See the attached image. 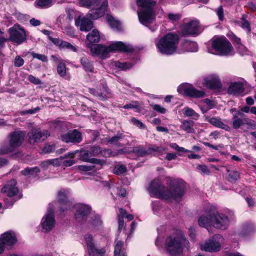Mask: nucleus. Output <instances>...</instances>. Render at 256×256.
<instances>
[{
    "label": "nucleus",
    "instance_id": "1",
    "mask_svg": "<svg viewBox=\"0 0 256 256\" xmlns=\"http://www.w3.org/2000/svg\"><path fill=\"white\" fill-rule=\"evenodd\" d=\"M171 184L172 188H168L162 185L159 179L156 178L150 182L148 190L151 196L158 198L166 200H178L185 193V183L182 180L178 179L174 180Z\"/></svg>",
    "mask_w": 256,
    "mask_h": 256
},
{
    "label": "nucleus",
    "instance_id": "2",
    "mask_svg": "<svg viewBox=\"0 0 256 256\" xmlns=\"http://www.w3.org/2000/svg\"><path fill=\"white\" fill-rule=\"evenodd\" d=\"M165 248L168 253L176 256L182 254L184 248L188 250L190 242L180 230L168 236L165 241Z\"/></svg>",
    "mask_w": 256,
    "mask_h": 256
},
{
    "label": "nucleus",
    "instance_id": "3",
    "mask_svg": "<svg viewBox=\"0 0 256 256\" xmlns=\"http://www.w3.org/2000/svg\"><path fill=\"white\" fill-rule=\"evenodd\" d=\"M136 4L142 8L138 11V14L141 24L148 26L154 20V7L156 2L153 0H136Z\"/></svg>",
    "mask_w": 256,
    "mask_h": 256
},
{
    "label": "nucleus",
    "instance_id": "4",
    "mask_svg": "<svg viewBox=\"0 0 256 256\" xmlns=\"http://www.w3.org/2000/svg\"><path fill=\"white\" fill-rule=\"evenodd\" d=\"M179 42V36L173 33H168L161 38L156 46L162 54L170 55L176 52Z\"/></svg>",
    "mask_w": 256,
    "mask_h": 256
},
{
    "label": "nucleus",
    "instance_id": "5",
    "mask_svg": "<svg viewBox=\"0 0 256 256\" xmlns=\"http://www.w3.org/2000/svg\"><path fill=\"white\" fill-rule=\"evenodd\" d=\"M212 48L220 55L230 56L234 54L232 44L225 38L214 40L212 42Z\"/></svg>",
    "mask_w": 256,
    "mask_h": 256
},
{
    "label": "nucleus",
    "instance_id": "6",
    "mask_svg": "<svg viewBox=\"0 0 256 256\" xmlns=\"http://www.w3.org/2000/svg\"><path fill=\"white\" fill-rule=\"evenodd\" d=\"M222 238L220 235L216 234L212 238L201 242L200 249L202 251L216 252L220 250L222 247Z\"/></svg>",
    "mask_w": 256,
    "mask_h": 256
},
{
    "label": "nucleus",
    "instance_id": "7",
    "mask_svg": "<svg viewBox=\"0 0 256 256\" xmlns=\"http://www.w3.org/2000/svg\"><path fill=\"white\" fill-rule=\"evenodd\" d=\"M26 132L24 131H14L10 134L9 146L4 149L5 154H8L14 151L22 144Z\"/></svg>",
    "mask_w": 256,
    "mask_h": 256
},
{
    "label": "nucleus",
    "instance_id": "8",
    "mask_svg": "<svg viewBox=\"0 0 256 256\" xmlns=\"http://www.w3.org/2000/svg\"><path fill=\"white\" fill-rule=\"evenodd\" d=\"M18 242L16 233L12 230H8L0 235V254L6 248L10 249Z\"/></svg>",
    "mask_w": 256,
    "mask_h": 256
},
{
    "label": "nucleus",
    "instance_id": "9",
    "mask_svg": "<svg viewBox=\"0 0 256 256\" xmlns=\"http://www.w3.org/2000/svg\"><path fill=\"white\" fill-rule=\"evenodd\" d=\"M60 140L66 144H77L82 140V132L77 129L68 130L60 136Z\"/></svg>",
    "mask_w": 256,
    "mask_h": 256
},
{
    "label": "nucleus",
    "instance_id": "10",
    "mask_svg": "<svg viewBox=\"0 0 256 256\" xmlns=\"http://www.w3.org/2000/svg\"><path fill=\"white\" fill-rule=\"evenodd\" d=\"M86 46L90 49L92 56H98L102 59L109 57L110 53L112 52V44H110L108 46L102 44H96L95 46L87 44Z\"/></svg>",
    "mask_w": 256,
    "mask_h": 256
},
{
    "label": "nucleus",
    "instance_id": "11",
    "mask_svg": "<svg viewBox=\"0 0 256 256\" xmlns=\"http://www.w3.org/2000/svg\"><path fill=\"white\" fill-rule=\"evenodd\" d=\"M92 207L84 204H78L75 206L74 218L80 223L86 222L91 213Z\"/></svg>",
    "mask_w": 256,
    "mask_h": 256
},
{
    "label": "nucleus",
    "instance_id": "12",
    "mask_svg": "<svg viewBox=\"0 0 256 256\" xmlns=\"http://www.w3.org/2000/svg\"><path fill=\"white\" fill-rule=\"evenodd\" d=\"M87 244L90 256H104L106 250L104 248L100 249L96 248L92 242V237L90 234H86L84 236Z\"/></svg>",
    "mask_w": 256,
    "mask_h": 256
},
{
    "label": "nucleus",
    "instance_id": "13",
    "mask_svg": "<svg viewBox=\"0 0 256 256\" xmlns=\"http://www.w3.org/2000/svg\"><path fill=\"white\" fill-rule=\"evenodd\" d=\"M213 226L216 228L224 230L230 223V220L225 214L215 210Z\"/></svg>",
    "mask_w": 256,
    "mask_h": 256
},
{
    "label": "nucleus",
    "instance_id": "14",
    "mask_svg": "<svg viewBox=\"0 0 256 256\" xmlns=\"http://www.w3.org/2000/svg\"><path fill=\"white\" fill-rule=\"evenodd\" d=\"M10 40L12 42L16 43L18 44L23 43L26 38L25 30L24 28H20L19 30L13 28L9 29Z\"/></svg>",
    "mask_w": 256,
    "mask_h": 256
},
{
    "label": "nucleus",
    "instance_id": "15",
    "mask_svg": "<svg viewBox=\"0 0 256 256\" xmlns=\"http://www.w3.org/2000/svg\"><path fill=\"white\" fill-rule=\"evenodd\" d=\"M56 224V220L54 214L52 211H49L42 218L41 226L43 230L46 232H48L52 230Z\"/></svg>",
    "mask_w": 256,
    "mask_h": 256
},
{
    "label": "nucleus",
    "instance_id": "16",
    "mask_svg": "<svg viewBox=\"0 0 256 256\" xmlns=\"http://www.w3.org/2000/svg\"><path fill=\"white\" fill-rule=\"evenodd\" d=\"M17 182L14 179L10 180L2 188V192L11 198L17 194L18 188L16 186Z\"/></svg>",
    "mask_w": 256,
    "mask_h": 256
},
{
    "label": "nucleus",
    "instance_id": "17",
    "mask_svg": "<svg viewBox=\"0 0 256 256\" xmlns=\"http://www.w3.org/2000/svg\"><path fill=\"white\" fill-rule=\"evenodd\" d=\"M215 210H211L202 214L198 220L200 226L206 228L208 230L209 227L213 226Z\"/></svg>",
    "mask_w": 256,
    "mask_h": 256
},
{
    "label": "nucleus",
    "instance_id": "18",
    "mask_svg": "<svg viewBox=\"0 0 256 256\" xmlns=\"http://www.w3.org/2000/svg\"><path fill=\"white\" fill-rule=\"evenodd\" d=\"M179 92H184V94L194 98H202L205 95L202 91L198 90L190 86H180L178 89Z\"/></svg>",
    "mask_w": 256,
    "mask_h": 256
},
{
    "label": "nucleus",
    "instance_id": "19",
    "mask_svg": "<svg viewBox=\"0 0 256 256\" xmlns=\"http://www.w3.org/2000/svg\"><path fill=\"white\" fill-rule=\"evenodd\" d=\"M28 141L30 144L44 141L46 138L44 133L42 132L40 128L32 129L28 132Z\"/></svg>",
    "mask_w": 256,
    "mask_h": 256
},
{
    "label": "nucleus",
    "instance_id": "20",
    "mask_svg": "<svg viewBox=\"0 0 256 256\" xmlns=\"http://www.w3.org/2000/svg\"><path fill=\"white\" fill-rule=\"evenodd\" d=\"M75 25L80 26V30L82 32H88L93 28V22L86 17L81 18L79 16L75 20Z\"/></svg>",
    "mask_w": 256,
    "mask_h": 256
},
{
    "label": "nucleus",
    "instance_id": "21",
    "mask_svg": "<svg viewBox=\"0 0 256 256\" xmlns=\"http://www.w3.org/2000/svg\"><path fill=\"white\" fill-rule=\"evenodd\" d=\"M108 6V1L106 0H104L100 7L90 10L88 12V15L90 18L96 20L105 14Z\"/></svg>",
    "mask_w": 256,
    "mask_h": 256
},
{
    "label": "nucleus",
    "instance_id": "22",
    "mask_svg": "<svg viewBox=\"0 0 256 256\" xmlns=\"http://www.w3.org/2000/svg\"><path fill=\"white\" fill-rule=\"evenodd\" d=\"M232 127L234 129L239 128L244 124H249L250 120L244 117V114L241 112H238L232 117Z\"/></svg>",
    "mask_w": 256,
    "mask_h": 256
},
{
    "label": "nucleus",
    "instance_id": "23",
    "mask_svg": "<svg viewBox=\"0 0 256 256\" xmlns=\"http://www.w3.org/2000/svg\"><path fill=\"white\" fill-rule=\"evenodd\" d=\"M78 157L80 160L84 162L96 164L102 166L103 164L102 160L100 159L91 158L90 154L88 150H82L78 152Z\"/></svg>",
    "mask_w": 256,
    "mask_h": 256
},
{
    "label": "nucleus",
    "instance_id": "24",
    "mask_svg": "<svg viewBox=\"0 0 256 256\" xmlns=\"http://www.w3.org/2000/svg\"><path fill=\"white\" fill-rule=\"evenodd\" d=\"M182 30L184 35L198 34V22L197 20L190 22L183 26Z\"/></svg>",
    "mask_w": 256,
    "mask_h": 256
},
{
    "label": "nucleus",
    "instance_id": "25",
    "mask_svg": "<svg viewBox=\"0 0 256 256\" xmlns=\"http://www.w3.org/2000/svg\"><path fill=\"white\" fill-rule=\"evenodd\" d=\"M203 84L210 88H217L221 86L218 76L214 74L210 75L204 78Z\"/></svg>",
    "mask_w": 256,
    "mask_h": 256
},
{
    "label": "nucleus",
    "instance_id": "26",
    "mask_svg": "<svg viewBox=\"0 0 256 256\" xmlns=\"http://www.w3.org/2000/svg\"><path fill=\"white\" fill-rule=\"evenodd\" d=\"M134 50L132 46L122 42H113V52L118 51L124 52H130Z\"/></svg>",
    "mask_w": 256,
    "mask_h": 256
},
{
    "label": "nucleus",
    "instance_id": "27",
    "mask_svg": "<svg viewBox=\"0 0 256 256\" xmlns=\"http://www.w3.org/2000/svg\"><path fill=\"white\" fill-rule=\"evenodd\" d=\"M243 84L240 82H231L228 88V92L230 94L238 95L244 92Z\"/></svg>",
    "mask_w": 256,
    "mask_h": 256
},
{
    "label": "nucleus",
    "instance_id": "28",
    "mask_svg": "<svg viewBox=\"0 0 256 256\" xmlns=\"http://www.w3.org/2000/svg\"><path fill=\"white\" fill-rule=\"evenodd\" d=\"M86 40L88 42L87 44L95 46L100 42V32L97 29H94L86 35Z\"/></svg>",
    "mask_w": 256,
    "mask_h": 256
},
{
    "label": "nucleus",
    "instance_id": "29",
    "mask_svg": "<svg viewBox=\"0 0 256 256\" xmlns=\"http://www.w3.org/2000/svg\"><path fill=\"white\" fill-rule=\"evenodd\" d=\"M80 63L83 69L86 72H93L94 71V62L86 56L80 58Z\"/></svg>",
    "mask_w": 256,
    "mask_h": 256
},
{
    "label": "nucleus",
    "instance_id": "30",
    "mask_svg": "<svg viewBox=\"0 0 256 256\" xmlns=\"http://www.w3.org/2000/svg\"><path fill=\"white\" fill-rule=\"evenodd\" d=\"M57 200L58 202L62 206H68L70 202L69 200L66 190L61 189L58 194Z\"/></svg>",
    "mask_w": 256,
    "mask_h": 256
},
{
    "label": "nucleus",
    "instance_id": "31",
    "mask_svg": "<svg viewBox=\"0 0 256 256\" xmlns=\"http://www.w3.org/2000/svg\"><path fill=\"white\" fill-rule=\"evenodd\" d=\"M208 121L212 125L224 130L226 131H230V127L224 124L220 118L213 117L209 118L208 120Z\"/></svg>",
    "mask_w": 256,
    "mask_h": 256
},
{
    "label": "nucleus",
    "instance_id": "32",
    "mask_svg": "<svg viewBox=\"0 0 256 256\" xmlns=\"http://www.w3.org/2000/svg\"><path fill=\"white\" fill-rule=\"evenodd\" d=\"M100 2V0H79L80 6L87 8L98 6H99Z\"/></svg>",
    "mask_w": 256,
    "mask_h": 256
},
{
    "label": "nucleus",
    "instance_id": "33",
    "mask_svg": "<svg viewBox=\"0 0 256 256\" xmlns=\"http://www.w3.org/2000/svg\"><path fill=\"white\" fill-rule=\"evenodd\" d=\"M194 122L192 120H184L180 128L184 130L188 133H192L194 132L193 126Z\"/></svg>",
    "mask_w": 256,
    "mask_h": 256
},
{
    "label": "nucleus",
    "instance_id": "34",
    "mask_svg": "<svg viewBox=\"0 0 256 256\" xmlns=\"http://www.w3.org/2000/svg\"><path fill=\"white\" fill-rule=\"evenodd\" d=\"M186 50L190 52H195L198 50V44L196 42L186 40L183 44Z\"/></svg>",
    "mask_w": 256,
    "mask_h": 256
},
{
    "label": "nucleus",
    "instance_id": "35",
    "mask_svg": "<svg viewBox=\"0 0 256 256\" xmlns=\"http://www.w3.org/2000/svg\"><path fill=\"white\" fill-rule=\"evenodd\" d=\"M133 152L140 156H144L150 154V148L146 150L142 147L136 146L134 148Z\"/></svg>",
    "mask_w": 256,
    "mask_h": 256
},
{
    "label": "nucleus",
    "instance_id": "36",
    "mask_svg": "<svg viewBox=\"0 0 256 256\" xmlns=\"http://www.w3.org/2000/svg\"><path fill=\"white\" fill-rule=\"evenodd\" d=\"M184 114L188 117H192V118L194 120H197L200 115L198 114L194 110L188 107H186L184 109Z\"/></svg>",
    "mask_w": 256,
    "mask_h": 256
},
{
    "label": "nucleus",
    "instance_id": "37",
    "mask_svg": "<svg viewBox=\"0 0 256 256\" xmlns=\"http://www.w3.org/2000/svg\"><path fill=\"white\" fill-rule=\"evenodd\" d=\"M40 171V170L39 168L37 166H35L34 168L27 167L26 168H24V170H22L20 172V173L22 174L24 176H27L28 174L32 175L34 173L37 174V173L39 172Z\"/></svg>",
    "mask_w": 256,
    "mask_h": 256
},
{
    "label": "nucleus",
    "instance_id": "38",
    "mask_svg": "<svg viewBox=\"0 0 256 256\" xmlns=\"http://www.w3.org/2000/svg\"><path fill=\"white\" fill-rule=\"evenodd\" d=\"M60 50H64V49H68L70 51L74 52H77L78 49L75 46H74L72 45L70 43L62 40V42H60Z\"/></svg>",
    "mask_w": 256,
    "mask_h": 256
},
{
    "label": "nucleus",
    "instance_id": "39",
    "mask_svg": "<svg viewBox=\"0 0 256 256\" xmlns=\"http://www.w3.org/2000/svg\"><path fill=\"white\" fill-rule=\"evenodd\" d=\"M124 243L122 242L118 241L115 246L114 256H124V253L122 250Z\"/></svg>",
    "mask_w": 256,
    "mask_h": 256
},
{
    "label": "nucleus",
    "instance_id": "40",
    "mask_svg": "<svg viewBox=\"0 0 256 256\" xmlns=\"http://www.w3.org/2000/svg\"><path fill=\"white\" fill-rule=\"evenodd\" d=\"M57 72L58 75L64 78L66 75V65L64 62H60L57 66Z\"/></svg>",
    "mask_w": 256,
    "mask_h": 256
},
{
    "label": "nucleus",
    "instance_id": "41",
    "mask_svg": "<svg viewBox=\"0 0 256 256\" xmlns=\"http://www.w3.org/2000/svg\"><path fill=\"white\" fill-rule=\"evenodd\" d=\"M88 150L92 156H98L102 152V149L100 147L98 146H90Z\"/></svg>",
    "mask_w": 256,
    "mask_h": 256
},
{
    "label": "nucleus",
    "instance_id": "42",
    "mask_svg": "<svg viewBox=\"0 0 256 256\" xmlns=\"http://www.w3.org/2000/svg\"><path fill=\"white\" fill-rule=\"evenodd\" d=\"M34 58L38 59L44 62H47L48 61V56L44 54H36L34 52H29Z\"/></svg>",
    "mask_w": 256,
    "mask_h": 256
},
{
    "label": "nucleus",
    "instance_id": "43",
    "mask_svg": "<svg viewBox=\"0 0 256 256\" xmlns=\"http://www.w3.org/2000/svg\"><path fill=\"white\" fill-rule=\"evenodd\" d=\"M126 170V168L123 164H116L114 166V174L120 175L125 172Z\"/></svg>",
    "mask_w": 256,
    "mask_h": 256
},
{
    "label": "nucleus",
    "instance_id": "44",
    "mask_svg": "<svg viewBox=\"0 0 256 256\" xmlns=\"http://www.w3.org/2000/svg\"><path fill=\"white\" fill-rule=\"evenodd\" d=\"M116 67L120 68L121 70H126L132 67V64L128 62H116L114 64Z\"/></svg>",
    "mask_w": 256,
    "mask_h": 256
},
{
    "label": "nucleus",
    "instance_id": "45",
    "mask_svg": "<svg viewBox=\"0 0 256 256\" xmlns=\"http://www.w3.org/2000/svg\"><path fill=\"white\" fill-rule=\"evenodd\" d=\"M230 181H236L240 178L239 173L235 170H228Z\"/></svg>",
    "mask_w": 256,
    "mask_h": 256
},
{
    "label": "nucleus",
    "instance_id": "46",
    "mask_svg": "<svg viewBox=\"0 0 256 256\" xmlns=\"http://www.w3.org/2000/svg\"><path fill=\"white\" fill-rule=\"evenodd\" d=\"M131 122L138 128L140 129H144L146 128V126L141 121L136 119L135 118H132L131 119Z\"/></svg>",
    "mask_w": 256,
    "mask_h": 256
},
{
    "label": "nucleus",
    "instance_id": "47",
    "mask_svg": "<svg viewBox=\"0 0 256 256\" xmlns=\"http://www.w3.org/2000/svg\"><path fill=\"white\" fill-rule=\"evenodd\" d=\"M36 4L38 7L44 8L49 6L52 3V0H36Z\"/></svg>",
    "mask_w": 256,
    "mask_h": 256
},
{
    "label": "nucleus",
    "instance_id": "48",
    "mask_svg": "<svg viewBox=\"0 0 256 256\" xmlns=\"http://www.w3.org/2000/svg\"><path fill=\"white\" fill-rule=\"evenodd\" d=\"M24 59L20 56H16L14 58V65L16 67H20L24 64Z\"/></svg>",
    "mask_w": 256,
    "mask_h": 256
},
{
    "label": "nucleus",
    "instance_id": "49",
    "mask_svg": "<svg viewBox=\"0 0 256 256\" xmlns=\"http://www.w3.org/2000/svg\"><path fill=\"white\" fill-rule=\"evenodd\" d=\"M55 150V146L54 144H46L42 150V152L48 154L54 152Z\"/></svg>",
    "mask_w": 256,
    "mask_h": 256
},
{
    "label": "nucleus",
    "instance_id": "50",
    "mask_svg": "<svg viewBox=\"0 0 256 256\" xmlns=\"http://www.w3.org/2000/svg\"><path fill=\"white\" fill-rule=\"evenodd\" d=\"M124 136V135L122 132H118L113 136V149H115V148L118 146L117 144H115L114 142H116L118 140L122 139Z\"/></svg>",
    "mask_w": 256,
    "mask_h": 256
},
{
    "label": "nucleus",
    "instance_id": "51",
    "mask_svg": "<svg viewBox=\"0 0 256 256\" xmlns=\"http://www.w3.org/2000/svg\"><path fill=\"white\" fill-rule=\"evenodd\" d=\"M40 110V108L37 106L34 108H32L28 110L22 111L20 114L22 116H24L28 114H34L38 112Z\"/></svg>",
    "mask_w": 256,
    "mask_h": 256
},
{
    "label": "nucleus",
    "instance_id": "52",
    "mask_svg": "<svg viewBox=\"0 0 256 256\" xmlns=\"http://www.w3.org/2000/svg\"><path fill=\"white\" fill-rule=\"evenodd\" d=\"M196 168L203 174H208L210 172V170L206 165H198Z\"/></svg>",
    "mask_w": 256,
    "mask_h": 256
},
{
    "label": "nucleus",
    "instance_id": "53",
    "mask_svg": "<svg viewBox=\"0 0 256 256\" xmlns=\"http://www.w3.org/2000/svg\"><path fill=\"white\" fill-rule=\"evenodd\" d=\"M114 30L118 32L121 31L122 30V26L120 22L116 20L113 18V30Z\"/></svg>",
    "mask_w": 256,
    "mask_h": 256
},
{
    "label": "nucleus",
    "instance_id": "54",
    "mask_svg": "<svg viewBox=\"0 0 256 256\" xmlns=\"http://www.w3.org/2000/svg\"><path fill=\"white\" fill-rule=\"evenodd\" d=\"M168 18L172 22H178L181 18V16L178 14L170 13L168 14Z\"/></svg>",
    "mask_w": 256,
    "mask_h": 256
},
{
    "label": "nucleus",
    "instance_id": "55",
    "mask_svg": "<svg viewBox=\"0 0 256 256\" xmlns=\"http://www.w3.org/2000/svg\"><path fill=\"white\" fill-rule=\"evenodd\" d=\"M28 80L34 84H42L41 80L38 78H36L32 74L28 76Z\"/></svg>",
    "mask_w": 256,
    "mask_h": 256
},
{
    "label": "nucleus",
    "instance_id": "56",
    "mask_svg": "<svg viewBox=\"0 0 256 256\" xmlns=\"http://www.w3.org/2000/svg\"><path fill=\"white\" fill-rule=\"evenodd\" d=\"M8 39L4 36V32L0 30V50L3 48Z\"/></svg>",
    "mask_w": 256,
    "mask_h": 256
},
{
    "label": "nucleus",
    "instance_id": "57",
    "mask_svg": "<svg viewBox=\"0 0 256 256\" xmlns=\"http://www.w3.org/2000/svg\"><path fill=\"white\" fill-rule=\"evenodd\" d=\"M216 14L218 17V19L220 20H224V10L222 6H220L216 10Z\"/></svg>",
    "mask_w": 256,
    "mask_h": 256
},
{
    "label": "nucleus",
    "instance_id": "58",
    "mask_svg": "<svg viewBox=\"0 0 256 256\" xmlns=\"http://www.w3.org/2000/svg\"><path fill=\"white\" fill-rule=\"evenodd\" d=\"M48 40H50L56 46H58L59 48L60 46V42H62L63 40L58 38H54L51 36H48Z\"/></svg>",
    "mask_w": 256,
    "mask_h": 256
},
{
    "label": "nucleus",
    "instance_id": "59",
    "mask_svg": "<svg viewBox=\"0 0 256 256\" xmlns=\"http://www.w3.org/2000/svg\"><path fill=\"white\" fill-rule=\"evenodd\" d=\"M94 166H88L85 165H80L78 166V169L80 170L86 172L93 170Z\"/></svg>",
    "mask_w": 256,
    "mask_h": 256
},
{
    "label": "nucleus",
    "instance_id": "60",
    "mask_svg": "<svg viewBox=\"0 0 256 256\" xmlns=\"http://www.w3.org/2000/svg\"><path fill=\"white\" fill-rule=\"evenodd\" d=\"M153 108L154 110L160 113V114H164L166 112V109L160 105L158 104H154L153 106Z\"/></svg>",
    "mask_w": 256,
    "mask_h": 256
},
{
    "label": "nucleus",
    "instance_id": "61",
    "mask_svg": "<svg viewBox=\"0 0 256 256\" xmlns=\"http://www.w3.org/2000/svg\"><path fill=\"white\" fill-rule=\"evenodd\" d=\"M118 230L119 231H120L122 228H124V222L122 216H121L120 215L118 216Z\"/></svg>",
    "mask_w": 256,
    "mask_h": 256
},
{
    "label": "nucleus",
    "instance_id": "62",
    "mask_svg": "<svg viewBox=\"0 0 256 256\" xmlns=\"http://www.w3.org/2000/svg\"><path fill=\"white\" fill-rule=\"evenodd\" d=\"M58 160L57 158L56 159H50L46 161H44L42 162V164H46L48 165H58Z\"/></svg>",
    "mask_w": 256,
    "mask_h": 256
},
{
    "label": "nucleus",
    "instance_id": "63",
    "mask_svg": "<svg viewBox=\"0 0 256 256\" xmlns=\"http://www.w3.org/2000/svg\"><path fill=\"white\" fill-rule=\"evenodd\" d=\"M124 108H132L136 111H137V110H139V106L136 104L134 103H130L127 104L126 105H124Z\"/></svg>",
    "mask_w": 256,
    "mask_h": 256
},
{
    "label": "nucleus",
    "instance_id": "64",
    "mask_svg": "<svg viewBox=\"0 0 256 256\" xmlns=\"http://www.w3.org/2000/svg\"><path fill=\"white\" fill-rule=\"evenodd\" d=\"M242 28H246L248 32H250V27L248 22L246 20L245 18H242Z\"/></svg>",
    "mask_w": 256,
    "mask_h": 256
}]
</instances>
